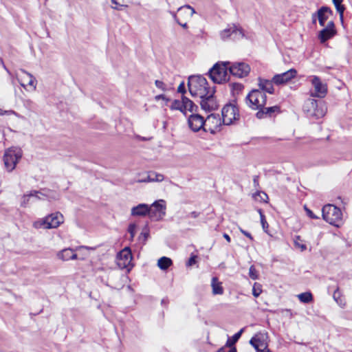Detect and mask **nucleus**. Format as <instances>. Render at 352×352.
<instances>
[{"label":"nucleus","mask_w":352,"mask_h":352,"mask_svg":"<svg viewBox=\"0 0 352 352\" xmlns=\"http://www.w3.org/2000/svg\"><path fill=\"white\" fill-rule=\"evenodd\" d=\"M196 261V256H191L188 261V265L191 266L195 263Z\"/></svg>","instance_id":"obj_50"},{"label":"nucleus","mask_w":352,"mask_h":352,"mask_svg":"<svg viewBox=\"0 0 352 352\" xmlns=\"http://www.w3.org/2000/svg\"><path fill=\"white\" fill-rule=\"evenodd\" d=\"M262 292L261 285L255 283L252 288V294L254 297L257 298Z\"/></svg>","instance_id":"obj_41"},{"label":"nucleus","mask_w":352,"mask_h":352,"mask_svg":"<svg viewBox=\"0 0 352 352\" xmlns=\"http://www.w3.org/2000/svg\"><path fill=\"white\" fill-rule=\"evenodd\" d=\"M318 101L314 98L307 99L303 106V110L306 114L311 113L313 108H316Z\"/></svg>","instance_id":"obj_31"},{"label":"nucleus","mask_w":352,"mask_h":352,"mask_svg":"<svg viewBox=\"0 0 352 352\" xmlns=\"http://www.w3.org/2000/svg\"><path fill=\"white\" fill-rule=\"evenodd\" d=\"M311 19H312V23L316 24V20L318 19L317 12L314 13V14H312Z\"/></svg>","instance_id":"obj_53"},{"label":"nucleus","mask_w":352,"mask_h":352,"mask_svg":"<svg viewBox=\"0 0 352 352\" xmlns=\"http://www.w3.org/2000/svg\"><path fill=\"white\" fill-rule=\"evenodd\" d=\"M322 215L324 221L339 228L343 223L341 210L333 204H327L322 209Z\"/></svg>","instance_id":"obj_2"},{"label":"nucleus","mask_w":352,"mask_h":352,"mask_svg":"<svg viewBox=\"0 0 352 352\" xmlns=\"http://www.w3.org/2000/svg\"><path fill=\"white\" fill-rule=\"evenodd\" d=\"M223 236L224 239H226V240L228 242H230V236L228 234L224 233Z\"/></svg>","instance_id":"obj_54"},{"label":"nucleus","mask_w":352,"mask_h":352,"mask_svg":"<svg viewBox=\"0 0 352 352\" xmlns=\"http://www.w3.org/2000/svg\"><path fill=\"white\" fill-rule=\"evenodd\" d=\"M17 80L21 86L25 88L27 91H35L36 88L37 81L34 76L21 69L16 74Z\"/></svg>","instance_id":"obj_6"},{"label":"nucleus","mask_w":352,"mask_h":352,"mask_svg":"<svg viewBox=\"0 0 352 352\" xmlns=\"http://www.w3.org/2000/svg\"><path fill=\"white\" fill-rule=\"evenodd\" d=\"M222 122L219 115L212 113L205 120V126L206 128L208 126L207 131H209L210 133H214L221 126Z\"/></svg>","instance_id":"obj_18"},{"label":"nucleus","mask_w":352,"mask_h":352,"mask_svg":"<svg viewBox=\"0 0 352 352\" xmlns=\"http://www.w3.org/2000/svg\"><path fill=\"white\" fill-rule=\"evenodd\" d=\"M170 14L171 15L173 16V17L174 18V19L176 21V22L179 25H181L182 27H183L184 28H187V23L185 22V23H182L179 19L177 17V14L175 12H170Z\"/></svg>","instance_id":"obj_44"},{"label":"nucleus","mask_w":352,"mask_h":352,"mask_svg":"<svg viewBox=\"0 0 352 352\" xmlns=\"http://www.w3.org/2000/svg\"><path fill=\"white\" fill-rule=\"evenodd\" d=\"M177 91L181 94H184L186 92L185 85L184 82H181L177 88Z\"/></svg>","instance_id":"obj_48"},{"label":"nucleus","mask_w":352,"mask_h":352,"mask_svg":"<svg viewBox=\"0 0 352 352\" xmlns=\"http://www.w3.org/2000/svg\"><path fill=\"white\" fill-rule=\"evenodd\" d=\"M183 107H184V100H183V96H182V100H175L173 101V102L170 105V109L179 110L183 113Z\"/></svg>","instance_id":"obj_36"},{"label":"nucleus","mask_w":352,"mask_h":352,"mask_svg":"<svg viewBox=\"0 0 352 352\" xmlns=\"http://www.w3.org/2000/svg\"><path fill=\"white\" fill-rule=\"evenodd\" d=\"M294 243L295 248L300 249V251L303 252L307 250V246L305 244L302 243V240L301 239L300 236H295Z\"/></svg>","instance_id":"obj_37"},{"label":"nucleus","mask_w":352,"mask_h":352,"mask_svg":"<svg viewBox=\"0 0 352 352\" xmlns=\"http://www.w3.org/2000/svg\"><path fill=\"white\" fill-rule=\"evenodd\" d=\"M45 217L47 220V227H50V229L56 228L64 222L63 215L59 212L52 213Z\"/></svg>","instance_id":"obj_19"},{"label":"nucleus","mask_w":352,"mask_h":352,"mask_svg":"<svg viewBox=\"0 0 352 352\" xmlns=\"http://www.w3.org/2000/svg\"><path fill=\"white\" fill-rule=\"evenodd\" d=\"M112 8L114 9V10H120V8L119 7H117V6L112 7Z\"/></svg>","instance_id":"obj_60"},{"label":"nucleus","mask_w":352,"mask_h":352,"mask_svg":"<svg viewBox=\"0 0 352 352\" xmlns=\"http://www.w3.org/2000/svg\"><path fill=\"white\" fill-rule=\"evenodd\" d=\"M228 352H236V349L235 347H233L230 349Z\"/></svg>","instance_id":"obj_58"},{"label":"nucleus","mask_w":352,"mask_h":352,"mask_svg":"<svg viewBox=\"0 0 352 352\" xmlns=\"http://www.w3.org/2000/svg\"><path fill=\"white\" fill-rule=\"evenodd\" d=\"M311 84L314 87V91L311 96L317 98H324L327 92L326 84L322 82L319 77L314 76L311 77Z\"/></svg>","instance_id":"obj_14"},{"label":"nucleus","mask_w":352,"mask_h":352,"mask_svg":"<svg viewBox=\"0 0 352 352\" xmlns=\"http://www.w3.org/2000/svg\"><path fill=\"white\" fill-rule=\"evenodd\" d=\"M46 217L39 219L38 220L34 221L33 223V227L36 229L44 228V229H50V227H47Z\"/></svg>","instance_id":"obj_35"},{"label":"nucleus","mask_w":352,"mask_h":352,"mask_svg":"<svg viewBox=\"0 0 352 352\" xmlns=\"http://www.w3.org/2000/svg\"><path fill=\"white\" fill-rule=\"evenodd\" d=\"M258 212L260 214L261 223L263 229L265 232H267V229L268 228L269 225L265 219V217L263 214V213L261 209H259L258 210Z\"/></svg>","instance_id":"obj_39"},{"label":"nucleus","mask_w":352,"mask_h":352,"mask_svg":"<svg viewBox=\"0 0 352 352\" xmlns=\"http://www.w3.org/2000/svg\"><path fill=\"white\" fill-rule=\"evenodd\" d=\"M298 298L301 302L309 303L313 301V295L311 292H304L297 296Z\"/></svg>","instance_id":"obj_34"},{"label":"nucleus","mask_w":352,"mask_h":352,"mask_svg":"<svg viewBox=\"0 0 352 352\" xmlns=\"http://www.w3.org/2000/svg\"><path fill=\"white\" fill-rule=\"evenodd\" d=\"M249 276L253 280H256L258 278V272L254 265L250 266L249 269Z\"/></svg>","instance_id":"obj_42"},{"label":"nucleus","mask_w":352,"mask_h":352,"mask_svg":"<svg viewBox=\"0 0 352 352\" xmlns=\"http://www.w3.org/2000/svg\"><path fill=\"white\" fill-rule=\"evenodd\" d=\"M188 123L190 129L195 132L199 131L201 129L207 131V128L205 126V120L197 113L190 115L188 119Z\"/></svg>","instance_id":"obj_15"},{"label":"nucleus","mask_w":352,"mask_h":352,"mask_svg":"<svg viewBox=\"0 0 352 352\" xmlns=\"http://www.w3.org/2000/svg\"><path fill=\"white\" fill-rule=\"evenodd\" d=\"M320 106L317 104L316 108H313L311 111V113H307V116L311 118L319 119L323 117L326 113V109L324 107V105L320 103Z\"/></svg>","instance_id":"obj_24"},{"label":"nucleus","mask_w":352,"mask_h":352,"mask_svg":"<svg viewBox=\"0 0 352 352\" xmlns=\"http://www.w3.org/2000/svg\"><path fill=\"white\" fill-rule=\"evenodd\" d=\"M142 234H143V233H142ZM148 233H144V236L145 239H146V237L148 236Z\"/></svg>","instance_id":"obj_61"},{"label":"nucleus","mask_w":352,"mask_h":352,"mask_svg":"<svg viewBox=\"0 0 352 352\" xmlns=\"http://www.w3.org/2000/svg\"><path fill=\"white\" fill-rule=\"evenodd\" d=\"M148 212V205L146 204H140L131 208V215L133 217H145Z\"/></svg>","instance_id":"obj_23"},{"label":"nucleus","mask_w":352,"mask_h":352,"mask_svg":"<svg viewBox=\"0 0 352 352\" xmlns=\"http://www.w3.org/2000/svg\"><path fill=\"white\" fill-rule=\"evenodd\" d=\"M258 87L259 90L263 91V93L273 94L274 89L273 87V79L272 80L263 79L261 78H258Z\"/></svg>","instance_id":"obj_22"},{"label":"nucleus","mask_w":352,"mask_h":352,"mask_svg":"<svg viewBox=\"0 0 352 352\" xmlns=\"http://www.w3.org/2000/svg\"><path fill=\"white\" fill-rule=\"evenodd\" d=\"M253 181H254V185H257V184H258V176H255V177H254Z\"/></svg>","instance_id":"obj_57"},{"label":"nucleus","mask_w":352,"mask_h":352,"mask_svg":"<svg viewBox=\"0 0 352 352\" xmlns=\"http://www.w3.org/2000/svg\"><path fill=\"white\" fill-rule=\"evenodd\" d=\"M172 264V260L166 256L160 258L157 261V266L162 270H167Z\"/></svg>","instance_id":"obj_32"},{"label":"nucleus","mask_w":352,"mask_h":352,"mask_svg":"<svg viewBox=\"0 0 352 352\" xmlns=\"http://www.w3.org/2000/svg\"><path fill=\"white\" fill-rule=\"evenodd\" d=\"M243 331V329H241L239 332L236 333L232 338V341L230 342L229 340H228L227 342V345H229V346H231L232 344H234L235 342H236L238 341V340L240 338V337L241 336V334Z\"/></svg>","instance_id":"obj_40"},{"label":"nucleus","mask_w":352,"mask_h":352,"mask_svg":"<svg viewBox=\"0 0 352 352\" xmlns=\"http://www.w3.org/2000/svg\"><path fill=\"white\" fill-rule=\"evenodd\" d=\"M155 85L157 88H159L162 91H165L168 89L166 85L161 80H156L155 82Z\"/></svg>","instance_id":"obj_43"},{"label":"nucleus","mask_w":352,"mask_h":352,"mask_svg":"<svg viewBox=\"0 0 352 352\" xmlns=\"http://www.w3.org/2000/svg\"><path fill=\"white\" fill-rule=\"evenodd\" d=\"M164 179L163 175L155 172H149L146 174V179H138V182H162Z\"/></svg>","instance_id":"obj_27"},{"label":"nucleus","mask_w":352,"mask_h":352,"mask_svg":"<svg viewBox=\"0 0 352 352\" xmlns=\"http://www.w3.org/2000/svg\"><path fill=\"white\" fill-rule=\"evenodd\" d=\"M229 71L234 76L243 78L249 74L250 72V67L248 64L243 62H237L232 63L229 67Z\"/></svg>","instance_id":"obj_9"},{"label":"nucleus","mask_w":352,"mask_h":352,"mask_svg":"<svg viewBox=\"0 0 352 352\" xmlns=\"http://www.w3.org/2000/svg\"><path fill=\"white\" fill-rule=\"evenodd\" d=\"M305 210L306 211L307 214L312 219H318V217L315 215L313 212L309 209L306 206L304 207Z\"/></svg>","instance_id":"obj_46"},{"label":"nucleus","mask_w":352,"mask_h":352,"mask_svg":"<svg viewBox=\"0 0 352 352\" xmlns=\"http://www.w3.org/2000/svg\"><path fill=\"white\" fill-rule=\"evenodd\" d=\"M140 179H146V175H145L144 177L141 178Z\"/></svg>","instance_id":"obj_62"},{"label":"nucleus","mask_w":352,"mask_h":352,"mask_svg":"<svg viewBox=\"0 0 352 352\" xmlns=\"http://www.w3.org/2000/svg\"><path fill=\"white\" fill-rule=\"evenodd\" d=\"M250 344L256 349L261 351L268 346V335L267 333L258 332L256 333L250 340Z\"/></svg>","instance_id":"obj_11"},{"label":"nucleus","mask_w":352,"mask_h":352,"mask_svg":"<svg viewBox=\"0 0 352 352\" xmlns=\"http://www.w3.org/2000/svg\"><path fill=\"white\" fill-rule=\"evenodd\" d=\"M184 107L183 113L186 115V111H188L191 113L197 112L198 107L189 98L183 96Z\"/></svg>","instance_id":"obj_25"},{"label":"nucleus","mask_w":352,"mask_h":352,"mask_svg":"<svg viewBox=\"0 0 352 352\" xmlns=\"http://www.w3.org/2000/svg\"><path fill=\"white\" fill-rule=\"evenodd\" d=\"M217 352H225L224 349L221 348L219 350H218Z\"/></svg>","instance_id":"obj_59"},{"label":"nucleus","mask_w":352,"mask_h":352,"mask_svg":"<svg viewBox=\"0 0 352 352\" xmlns=\"http://www.w3.org/2000/svg\"><path fill=\"white\" fill-rule=\"evenodd\" d=\"M220 35L223 40L228 38L239 40L245 36L243 30L234 25L221 31Z\"/></svg>","instance_id":"obj_12"},{"label":"nucleus","mask_w":352,"mask_h":352,"mask_svg":"<svg viewBox=\"0 0 352 352\" xmlns=\"http://www.w3.org/2000/svg\"><path fill=\"white\" fill-rule=\"evenodd\" d=\"M240 231L245 235L247 237H248L251 241H253V237L251 235V234L243 229H240Z\"/></svg>","instance_id":"obj_49"},{"label":"nucleus","mask_w":352,"mask_h":352,"mask_svg":"<svg viewBox=\"0 0 352 352\" xmlns=\"http://www.w3.org/2000/svg\"><path fill=\"white\" fill-rule=\"evenodd\" d=\"M211 286L212 288V294L214 295L223 294V289L221 286V283L218 281V278L217 277H213L212 278Z\"/></svg>","instance_id":"obj_30"},{"label":"nucleus","mask_w":352,"mask_h":352,"mask_svg":"<svg viewBox=\"0 0 352 352\" xmlns=\"http://www.w3.org/2000/svg\"><path fill=\"white\" fill-rule=\"evenodd\" d=\"M332 1H333V3L334 4V6L336 7V9L337 12L339 13L340 18L341 21H342L343 20L344 12V10H345L344 6H343L342 4L343 0H332Z\"/></svg>","instance_id":"obj_33"},{"label":"nucleus","mask_w":352,"mask_h":352,"mask_svg":"<svg viewBox=\"0 0 352 352\" xmlns=\"http://www.w3.org/2000/svg\"><path fill=\"white\" fill-rule=\"evenodd\" d=\"M256 352H272L269 348H268V346H266V349H261V351H256Z\"/></svg>","instance_id":"obj_55"},{"label":"nucleus","mask_w":352,"mask_h":352,"mask_svg":"<svg viewBox=\"0 0 352 352\" xmlns=\"http://www.w3.org/2000/svg\"><path fill=\"white\" fill-rule=\"evenodd\" d=\"M336 34L335 25L333 21H329L327 25L318 33V38L321 43L333 37Z\"/></svg>","instance_id":"obj_16"},{"label":"nucleus","mask_w":352,"mask_h":352,"mask_svg":"<svg viewBox=\"0 0 352 352\" xmlns=\"http://www.w3.org/2000/svg\"><path fill=\"white\" fill-rule=\"evenodd\" d=\"M228 65H230L229 62L217 63L210 69L209 75L214 82L221 84L228 80Z\"/></svg>","instance_id":"obj_3"},{"label":"nucleus","mask_w":352,"mask_h":352,"mask_svg":"<svg viewBox=\"0 0 352 352\" xmlns=\"http://www.w3.org/2000/svg\"><path fill=\"white\" fill-rule=\"evenodd\" d=\"M135 229H136V226L135 224L134 223H131L129 226V228H128V232L130 233L131 234V239H133V237L135 236Z\"/></svg>","instance_id":"obj_45"},{"label":"nucleus","mask_w":352,"mask_h":352,"mask_svg":"<svg viewBox=\"0 0 352 352\" xmlns=\"http://www.w3.org/2000/svg\"><path fill=\"white\" fill-rule=\"evenodd\" d=\"M215 91H210L208 95L200 98V105L203 110L206 111H212L218 107L217 102L214 96Z\"/></svg>","instance_id":"obj_13"},{"label":"nucleus","mask_w":352,"mask_h":352,"mask_svg":"<svg viewBox=\"0 0 352 352\" xmlns=\"http://www.w3.org/2000/svg\"><path fill=\"white\" fill-rule=\"evenodd\" d=\"M267 96L259 89L252 90L245 98L247 105L254 110H259L266 104Z\"/></svg>","instance_id":"obj_4"},{"label":"nucleus","mask_w":352,"mask_h":352,"mask_svg":"<svg viewBox=\"0 0 352 352\" xmlns=\"http://www.w3.org/2000/svg\"><path fill=\"white\" fill-rule=\"evenodd\" d=\"M279 112V107L278 106H273L270 107H262L256 113V117L259 119L264 118L265 117H271L274 113Z\"/></svg>","instance_id":"obj_21"},{"label":"nucleus","mask_w":352,"mask_h":352,"mask_svg":"<svg viewBox=\"0 0 352 352\" xmlns=\"http://www.w3.org/2000/svg\"><path fill=\"white\" fill-rule=\"evenodd\" d=\"M22 157V151L18 147H12L5 151L3 155V163L6 169L12 172Z\"/></svg>","instance_id":"obj_5"},{"label":"nucleus","mask_w":352,"mask_h":352,"mask_svg":"<svg viewBox=\"0 0 352 352\" xmlns=\"http://www.w3.org/2000/svg\"><path fill=\"white\" fill-rule=\"evenodd\" d=\"M111 3L116 6H119L120 7L124 6L123 5H120L116 0H111Z\"/></svg>","instance_id":"obj_56"},{"label":"nucleus","mask_w":352,"mask_h":352,"mask_svg":"<svg viewBox=\"0 0 352 352\" xmlns=\"http://www.w3.org/2000/svg\"><path fill=\"white\" fill-rule=\"evenodd\" d=\"M296 75L297 71L295 69H290L285 72L275 75L273 77V82L277 85H283L295 78Z\"/></svg>","instance_id":"obj_17"},{"label":"nucleus","mask_w":352,"mask_h":352,"mask_svg":"<svg viewBox=\"0 0 352 352\" xmlns=\"http://www.w3.org/2000/svg\"><path fill=\"white\" fill-rule=\"evenodd\" d=\"M155 99H156L157 100H160V99H162V100H167V101H168V100H169V99L166 98V97L164 95H163V94H160V95H157V96H155Z\"/></svg>","instance_id":"obj_52"},{"label":"nucleus","mask_w":352,"mask_h":352,"mask_svg":"<svg viewBox=\"0 0 352 352\" xmlns=\"http://www.w3.org/2000/svg\"><path fill=\"white\" fill-rule=\"evenodd\" d=\"M222 122L223 124L230 125L239 118L238 108L232 104H228L223 107L221 111Z\"/></svg>","instance_id":"obj_7"},{"label":"nucleus","mask_w":352,"mask_h":352,"mask_svg":"<svg viewBox=\"0 0 352 352\" xmlns=\"http://www.w3.org/2000/svg\"><path fill=\"white\" fill-rule=\"evenodd\" d=\"M177 12L179 17L187 19L192 17L195 13V10L190 6H184L180 7L177 10Z\"/></svg>","instance_id":"obj_26"},{"label":"nucleus","mask_w":352,"mask_h":352,"mask_svg":"<svg viewBox=\"0 0 352 352\" xmlns=\"http://www.w3.org/2000/svg\"><path fill=\"white\" fill-rule=\"evenodd\" d=\"M188 87L192 96L203 98L209 94L210 91H215L214 87H210L206 79L201 76H191L188 79Z\"/></svg>","instance_id":"obj_1"},{"label":"nucleus","mask_w":352,"mask_h":352,"mask_svg":"<svg viewBox=\"0 0 352 352\" xmlns=\"http://www.w3.org/2000/svg\"><path fill=\"white\" fill-rule=\"evenodd\" d=\"M164 201L161 199L155 201L151 206H148V217L151 219L158 221L163 218L166 214V205Z\"/></svg>","instance_id":"obj_8"},{"label":"nucleus","mask_w":352,"mask_h":352,"mask_svg":"<svg viewBox=\"0 0 352 352\" xmlns=\"http://www.w3.org/2000/svg\"><path fill=\"white\" fill-rule=\"evenodd\" d=\"M58 256L63 261L75 260L77 254L70 248L65 249L58 254Z\"/></svg>","instance_id":"obj_28"},{"label":"nucleus","mask_w":352,"mask_h":352,"mask_svg":"<svg viewBox=\"0 0 352 352\" xmlns=\"http://www.w3.org/2000/svg\"><path fill=\"white\" fill-rule=\"evenodd\" d=\"M333 298L338 303H339V300L340 298V292L339 291V287H337L336 289L334 291Z\"/></svg>","instance_id":"obj_47"},{"label":"nucleus","mask_w":352,"mask_h":352,"mask_svg":"<svg viewBox=\"0 0 352 352\" xmlns=\"http://www.w3.org/2000/svg\"><path fill=\"white\" fill-rule=\"evenodd\" d=\"M38 195L44 196L43 194L36 190L31 191L29 194L23 195L21 201V206L23 207H26L31 197H35L37 199H42L43 197H40Z\"/></svg>","instance_id":"obj_29"},{"label":"nucleus","mask_w":352,"mask_h":352,"mask_svg":"<svg viewBox=\"0 0 352 352\" xmlns=\"http://www.w3.org/2000/svg\"><path fill=\"white\" fill-rule=\"evenodd\" d=\"M132 254L129 248H124L118 255V264L122 268H128L130 270L133 267Z\"/></svg>","instance_id":"obj_10"},{"label":"nucleus","mask_w":352,"mask_h":352,"mask_svg":"<svg viewBox=\"0 0 352 352\" xmlns=\"http://www.w3.org/2000/svg\"><path fill=\"white\" fill-rule=\"evenodd\" d=\"M188 216H189V217L195 219L199 216V212L193 211V212H190Z\"/></svg>","instance_id":"obj_51"},{"label":"nucleus","mask_w":352,"mask_h":352,"mask_svg":"<svg viewBox=\"0 0 352 352\" xmlns=\"http://www.w3.org/2000/svg\"><path fill=\"white\" fill-rule=\"evenodd\" d=\"M333 11L327 6H322L317 11V17L320 25L324 26L325 22L332 15Z\"/></svg>","instance_id":"obj_20"},{"label":"nucleus","mask_w":352,"mask_h":352,"mask_svg":"<svg viewBox=\"0 0 352 352\" xmlns=\"http://www.w3.org/2000/svg\"><path fill=\"white\" fill-rule=\"evenodd\" d=\"M231 90L234 96L239 94V93L243 89L244 86L241 83H232L230 85Z\"/></svg>","instance_id":"obj_38"}]
</instances>
